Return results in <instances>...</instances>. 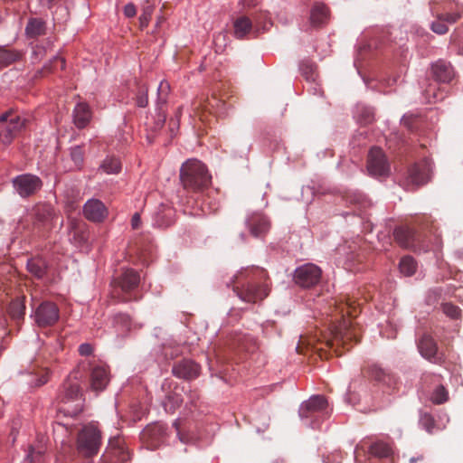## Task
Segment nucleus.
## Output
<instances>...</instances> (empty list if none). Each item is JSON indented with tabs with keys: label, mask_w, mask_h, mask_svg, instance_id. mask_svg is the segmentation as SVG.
<instances>
[{
	"label": "nucleus",
	"mask_w": 463,
	"mask_h": 463,
	"mask_svg": "<svg viewBox=\"0 0 463 463\" xmlns=\"http://www.w3.org/2000/svg\"><path fill=\"white\" fill-rule=\"evenodd\" d=\"M180 180L185 190L202 192L210 186L212 176L202 162L189 159L181 166Z\"/></svg>",
	"instance_id": "f257e3e1"
},
{
	"label": "nucleus",
	"mask_w": 463,
	"mask_h": 463,
	"mask_svg": "<svg viewBox=\"0 0 463 463\" xmlns=\"http://www.w3.org/2000/svg\"><path fill=\"white\" fill-rule=\"evenodd\" d=\"M29 123L26 118L10 109L0 115V144L9 146L15 137L24 130Z\"/></svg>",
	"instance_id": "f03ea898"
},
{
	"label": "nucleus",
	"mask_w": 463,
	"mask_h": 463,
	"mask_svg": "<svg viewBox=\"0 0 463 463\" xmlns=\"http://www.w3.org/2000/svg\"><path fill=\"white\" fill-rule=\"evenodd\" d=\"M101 445V431L94 425H85L78 434L77 449L86 458L98 454Z\"/></svg>",
	"instance_id": "7ed1b4c3"
},
{
	"label": "nucleus",
	"mask_w": 463,
	"mask_h": 463,
	"mask_svg": "<svg viewBox=\"0 0 463 463\" xmlns=\"http://www.w3.org/2000/svg\"><path fill=\"white\" fill-rule=\"evenodd\" d=\"M367 170L369 174L376 177L389 176L391 168L386 156L382 148L373 146L367 156Z\"/></svg>",
	"instance_id": "20e7f679"
},
{
	"label": "nucleus",
	"mask_w": 463,
	"mask_h": 463,
	"mask_svg": "<svg viewBox=\"0 0 463 463\" xmlns=\"http://www.w3.org/2000/svg\"><path fill=\"white\" fill-rule=\"evenodd\" d=\"M321 275L322 270L319 267L312 263H307L295 269L293 279L298 286L309 288L320 281Z\"/></svg>",
	"instance_id": "39448f33"
},
{
	"label": "nucleus",
	"mask_w": 463,
	"mask_h": 463,
	"mask_svg": "<svg viewBox=\"0 0 463 463\" xmlns=\"http://www.w3.org/2000/svg\"><path fill=\"white\" fill-rule=\"evenodd\" d=\"M60 318L58 306L51 301L41 303L34 311V321L39 327L54 326Z\"/></svg>",
	"instance_id": "423d86ee"
},
{
	"label": "nucleus",
	"mask_w": 463,
	"mask_h": 463,
	"mask_svg": "<svg viewBox=\"0 0 463 463\" xmlns=\"http://www.w3.org/2000/svg\"><path fill=\"white\" fill-rule=\"evenodd\" d=\"M13 184L18 194L24 198L35 194L43 187V181L37 175L24 174L13 180Z\"/></svg>",
	"instance_id": "0eeeda50"
},
{
	"label": "nucleus",
	"mask_w": 463,
	"mask_h": 463,
	"mask_svg": "<svg viewBox=\"0 0 463 463\" xmlns=\"http://www.w3.org/2000/svg\"><path fill=\"white\" fill-rule=\"evenodd\" d=\"M233 290L241 300L248 303L261 301L269 295V288L266 285L251 282L241 287L235 286Z\"/></svg>",
	"instance_id": "6e6552de"
},
{
	"label": "nucleus",
	"mask_w": 463,
	"mask_h": 463,
	"mask_svg": "<svg viewBox=\"0 0 463 463\" xmlns=\"http://www.w3.org/2000/svg\"><path fill=\"white\" fill-rule=\"evenodd\" d=\"M432 165L431 161L424 158L421 161L414 164L409 169L407 181L413 186L419 187L427 184L431 176Z\"/></svg>",
	"instance_id": "1a4fd4ad"
},
{
	"label": "nucleus",
	"mask_w": 463,
	"mask_h": 463,
	"mask_svg": "<svg viewBox=\"0 0 463 463\" xmlns=\"http://www.w3.org/2000/svg\"><path fill=\"white\" fill-rule=\"evenodd\" d=\"M33 224L37 228H50L57 213L50 203H37L33 209Z\"/></svg>",
	"instance_id": "9d476101"
},
{
	"label": "nucleus",
	"mask_w": 463,
	"mask_h": 463,
	"mask_svg": "<svg viewBox=\"0 0 463 463\" xmlns=\"http://www.w3.org/2000/svg\"><path fill=\"white\" fill-rule=\"evenodd\" d=\"M172 373L177 378L191 381L200 375L201 366L191 359H183L173 365Z\"/></svg>",
	"instance_id": "9b49d317"
},
{
	"label": "nucleus",
	"mask_w": 463,
	"mask_h": 463,
	"mask_svg": "<svg viewBox=\"0 0 463 463\" xmlns=\"http://www.w3.org/2000/svg\"><path fill=\"white\" fill-rule=\"evenodd\" d=\"M106 455L110 457L112 463H126L130 459L128 447L121 437H114L109 439Z\"/></svg>",
	"instance_id": "f8f14e48"
},
{
	"label": "nucleus",
	"mask_w": 463,
	"mask_h": 463,
	"mask_svg": "<svg viewBox=\"0 0 463 463\" xmlns=\"http://www.w3.org/2000/svg\"><path fill=\"white\" fill-rule=\"evenodd\" d=\"M84 217L93 222H102L108 217V209L99 199H90L83 206Z\"/></svg>",
	"instance_id": "ddd939ff"
},
{
	"label": "nucleus",
	"mask_w": 463,
	"mask_h": 463,
	"mask_svg": "<svg viewBox=\"0 0 463 463\" xmlns=\"http://www.w3.org/2000/svg\"><path fill=\"white\" fill-rule=\"evenodd\" d=\"M327 406L328 402L325 396L313 395L300 405L299 415L301 418H309L315 413L326 411Z\"/></svg>",
	"instance_id": "4468645a"
},
{
	"label": "nucleus",
	"mask_w": 463,
	"mask_h": 463,
	"mask_svg": "<svg viewBox=\"0 0 463 463\" xmlns=\"http://www.w3.org/2000/svg\"><path fill=\"white\" fill-rule=\"evenodd\" d=\"M246 222L250 234L256 238L264 236L270 228L269 219L260 213H251Z\"/></svg>",
	"instance_id": "2eb2a0df"
},
{
	"label": "nucleus",
	"mask_w": 463,
	"mask_h": 463,
	"mask_svg": "<svg viewBox=\"0 0 463 463\" xmlns=\"http://www.w3.org/2000/svg\"><path fill=\"white\" fill-rule=\"evenodd\" d=\"M431 77L438 82L449 83L455 77L451 64L444 60H439L430 66Z\"/></svg>",
	"instance_id": "dca6fc26"
},
{
	"label": "nucleus",
	"mask_w": 463,
	"mask_h": 463,
	"mask_svg": "<svg viewBox=\"0 0 463 463\" xmlns=\"http://www.w3.org/2000/svg\"><path fill=\"white\" fill-rule=\"evenodd\" d=\"M140 282L139 273L133 269H126L119 277L115 279V285L118 286L123 292H130L134 290Z\"/></svg>",
	"instance_id": "f3484780"
},
{
	"label": "nucleus",
	"mask_w": 463,
	"mask_h": 463,
	"mask_svg": "<svg viewBox=\"0 0 463 463\" xmlns=\"http://www.w3.org/2000/svg\"><path fill=\"white\" fill-rule=\"evenodd\" d=\"M109 383V372L105 366H95L90 373V389L96 392H102Z\"/></svg>",
	"instance_id": "a211bd4d"
},
{
	"label": "nucleus",
	"mask_w": 463,
	"mask_h": 463,
	"mask_svg": "<svg viewBox=\"0 0 463 463\" xmlns=\"http://www.w3.org/2000/svg\"><path fill=\"white\" fill-rule=\"evenodd\" d=\"M329 9L323 3H315L310 9L309 23L312 27L319 28L329 19Z\"/></svg>",
	"instance_id": "6ab92c4d"
},
{
	"label": "nucleus",
	"mask_w": 463,
	"mask_h": 463,
	"mask_svg": "<svg viewBox=\"0 0 463 463\" xmlns=\"http://www.w3.org/2000/svg\"><path fill=\"white\" fill-rule=\"evenodd\" d=\"M92 112L90 106L85 102L78 103L72 113L73 124L79 129L85 128L90 122Z\"/></svg>",
	"instance_id": "aec40b11"
},
{
	"label": "nucleus",
	"mask_w": 463,
	"mask_h": 463,
	"mask_svg": "<svg viewBox=\"0 0 463 463\" xmlns=\"http://www.w3.org/2000/svg\"><path fill=\"white\" fill-rule=\"evenodd\" d=\"M418 348L423 357L430 361L437 362L438 346L430 335L424 334L418 342Z\"/></svg>",
	"instance_id": "412c9836"
},
{
	"label": "nucleus",
	"mask_w": 463,
	"mask_h": 463,
	"mask_svg": "<svg viewBox=\"0 0 463 463\" xmlns=\"http://www.w3.org/2000/svg\"><path fill=\"white\" fill-rule=\"evenodd\" d=\"M393 237L402 248L410 249L413 246L415 232L409 227H398L393 232Z\"/></svg>",
	"instance_id": "4be33fe9"
},
{
	"label": "nucleus",
	"mask_w": 463,
	"mask_h": 463,
	"mask_svg": "<svg viewBox=\"0 0 463 463\" xmlns=\"http://www.w3.org/2000/svg\"><path fill=\"white\" fill-rule=\"evenodd\" d=\"M459 18L460 14L458 13L438 14L437 19L431 24V30L438 34H444L448 32L445 23L454 24Z\"/></svg>",
	"instance_id": "5701e85b"
},
{
	"label": "nucleus",
	"mask_w": 463,
	"mask_h": 463,
	"mask_svg": "<svg viewBox=\"0 0 463 463\" xmlns=\"http://www.w3.org/2000/svg\"><path fill=\"white\" fill-rule=\"evenodd\" d=\"M252 33V22L245 15L240 16L233 22V34L235 38L242 40L248 38Z\"/></svg>",
	"instance_id": "b1692460"
},
{
	"label": "nucleus",
	"mask_w": 463,
	"mask_h": 463,
	"mask_svg": "<svg viewBox=\"0 0 463 463\" xmlns=\"http://www.w3.org/2000/svg\"><path fill=\"white\" fill-rule=\"evenodd\" d=\"M47 261L42 257H33L27 261V270L36 279H43L47 273Z\"/></svg>",
	"instance_id": "393cba45"
},
{
	"label": "nucleus",
	"mask_w": 463,
	"mask_h": 463,
	"mask_svg": "<svg viewBox=\"0 0 463 463\" xmlns=\"http://www.w3.org/2000/svg\"><path fill=\"white\" fill-rule=\"evenodd\" d=\"M235 342L239 352L254 354L259 349L258 340L250 335H241Z\"/></svg>",
	"instance_id": "a878e982"
},
{
	"label": "nucleus",
	"mask_w": 463,
	"mask_h": 463,
	"mask_svg": "<svg viewBox=\"0 0 463 463\" xmlns=\"http://www.w3.org/2000/svg\"><path fill=\"white\" fill-rule=\"evenodd\" d=\"M45 31V22L41 18H30L25 27V34L28 38H36L43 35Z\"/></svg>",
	"instance_id": "bb28decb"
},
{
	"label": "nucleus",
	"mask_w": 463,
	"mask_h": 463,
	"mask_svg": "<svg viewBox=\"0 0 463 463\" xmlns=\"http://www.w3.org/2000/svg\"><path fill=\"white\" fill-rule=\"evenodd\" d=\"M351 326V321L343 318L334 332L335 340L345 345L346 341L351 340L354 336Z\"/></svg>",
	"instance_id": "cd10ccee"
},
{
	"label": "nucleus",
	"mask_w": 463,
	"mask_h": 463,
	"mask_svg": "<svg viewBox=\"0 0 463 463\" xmlns=\"http://www.w3.org/2000/svg\"><path fill=\"white\" fill-rule=\"evenodd\" d=\"M369 453L379 458H388L392 456L393 449L391 444L379 440L370 446Z\"/></svg>",
	"instance_id": "c85d7f7f"
},
{
	"label": "nucleus",
	"mask_w": 463,
	"mask_h": 463,
	"mask_svg": "<svg viewBox=\"0 0 463 463\" xmlns=\"http://www.w3.org/2000/svg\"><path fill=\"white\" fill-rule=\"evenodd\" d=\"M23 52L15 49H10L6 46H0V64L8 66L23 57Z\"/></svg>",
	"instance_id": "c756f323"
},
{
	"label": "nucleus",
	"mask_w": 463,
	"mask_h": 463,
	"mask_svg": "<svg viewBox=\"0 0 463 463\" xmlns=\"http://www.w3.org/2000/svg\"><path fill=\"white\" fill-rule=\"evenodd\" d=\"M70 157L73 164L71 170H81L84 165V145H79L70 147Z\"/></svg>",
	"instance_id": "7c9ffc66"
},
{
	"label": "nucleus",
	"mask_w": 463,
	"mask_h": 463,
	"mask_svg": "<svg viewBox=\"0 0 463 463\" xmlns=\"http://www.w3.org/2000/svg\"><path fill=\"white\" fill-rule=\"evenodd\" d=\"M8 313L12 319L23 320L25 315L24 297L14 299L9 305Z\"/></svg>",
	"instance_id": "2f4dec72"
},
{
	"label": "nucleus",
	"mask_w": 463,
	"mask_h": 463,
	"mask_svg": "<svg viewBox=\"0 0 463 463\" xmlns=\"http://www.w3.org/2000/svg\"><path fill=\"white\" fill-rule=\"evenodd\" d=\"M99 169L109 175L118 174L121 170V164L116 157H106L99 165Z\"/></svg>",
	"instance_id": "473e14b6"
},
{
	"label": "nucleus",
	"mask_w": 463,
	"mask_h": 463,
	"mask_svg": "<svg viewBox=\"0 0 463 463\" xmlns=\"http://www.w3.org/2000/svg\"><path fill=\"white\" fill-rule=\"evenodd\" d=\"M449 392L444 385H438L430 393V401L436 405H440L448 402Z\"/></svg>",
	"instance_id": "72a5a7b5"
},
{
	"label": "nucleus",
	"mask_w": 463,
	"mask_h": 463,
	"mask_svg": "<svg viewBox=\"0 0 463 463\" xmlns=\"http://www.w3.org/2000/svg\"><path fill=\"white\" fill-rule=\"evenodd\" d=\"M399 269L404 276H412L416 272L417 263L412 257L405 256L400 260Z\"/></svg>",
	"instance_id": "f704fd0d"
},
{
	"label": "nucleus",
	"mask_w": 463,
	"mask_h": 463,
	"mask_svg": "<svg viewBox=\"0 0 463 463\" xmlns=\"http://www.w3.org/2000/svg\"><path fill=\"white\" fill-rule=\"evenodd\" d=\"M64 399L67 402L76 400L81 397L80 386L77 383L66 381L63 384Z\"/></svg>",
	"instance_id": "c9c22d12"
},
{
	"label": "nucleus",
	"mask_w": 463,
	"mask_h": 463,
	"mask_svg": "<svg viewBox=\"0 0 463 463\" xmlns=\"http://www.w3.org/2000/svg\"><path fill=\"white\" fill-rule=\"evenodd\" d=\"M115 326L121 329L122 335H127L131 328V318L128 315L118 314L114 317Z\"/></svg>",
	"instance_id": "e433bc0d"
},
{
	"label": "nucleus",
	"mask_w": 463,
	"mask_h": 463,
	"mask_svg": "<svg viewBox=\"0 0 463 463\" xmlns=\"http://www.w3.org/2000/svg\"><path fill=\"white\" fill-rule=\"evenodd\" d=\"M442 312L451 319H458L461 316L460 308L452 303L441 304Z\"/></svg>",
	"instance_id": "4c0bfd02"
},
{
	"label": "nucleus",
	"mask_w": 463,
	"mask_h": 463,
	"mask_svg": "<svg viewBox=\"0 0 463 463\" xmlns=\"http://www.w3.org/2000/svg\"><path fill=\"white\" fill-rule=\"evenodd\" d=\"M166 119V114L162 110V108H158L156 118L153 123H147L149 128L153 131H157L163 128Z\"/></svg>",
	"instance_id": "58836bf2"
},
{
	"label": "nucleus",
	"mask_w": 463,
	"mask_h": 463,
	"mask_svg": "<svg viewBox=\"0 0 463 463\" xmlns=\"http://www.w3.org/2000/svg\"><path fill=\"white\" fill-rule=\"evenodd\" d=\"M420 423L429 433H431L436 426L433 416L427 412L420 415Z\"/></svg>",
	"instance_id": "ea45409f"
},
{
	"label": "nucleus",
	"mask_w": 463,
	"mask_h": 463,
	"mask_svg": "<svg viewBox=\"0 0 463 463\" xmlns=\"http://www.w3.org/2000/svg\"><path fill=\"white\" fill-rule=\"evenodd\" d=\"M147 87L140 88L136 97L137 106L139 108H146L148 104Z\"/></svg>",
	"instance_id": "a19ab883"
},
{
	"label": "nucleus",
	"mask_w": 463,
	"mask_h": 463,
	"mask_svg": "<svg viewBox=\"0 0 463 463\" xmlns=\"http://www.w3.org/2000/svg\"><path fill=\"white\" fill-rule=\"evenodd\" d=\"M368 373H369L370 377L377 382H383L385 380V377H386L385 372L382 368H380L376 365H373V366L369 367Z\"/></svg>",
	"instance_id": "79ce46f5"
},
{
	"label": "nucleus",
	"mask_w": 463,
	"mask_h": 463,
	"mask_svg": "<svg viewBox=\"0 0 463 463\" xmlns=\"http://www.w3.org/2000/svg\"><path fill=\"white\" fill-rule=\"evenodd\" d=\"M226 38H227V35L223 32L219 33L214 37L213 43L215 46L216 52H222L224 51V48L226 46Z\"/></svg>",
	"instance_id": "37998d69"
},
{
	"label": "nucleus",
	"mask_w": 463,
	"mask_h": 463,
	"mask_svg": "<svg viewBox=\"0 0 463 463\" xmlns=\"http://www.w3.org/2000/svg\"><path fill=\"white\" fill-rule=\"evenodd\" d=\"M181 115L182 108L180 107L176 109L175 113V118H172L169 121V128L172 135L175 134V130H177L179 128Z\"/></svg>",
	"instance_id": "c03bdc74"
},
{
	"label": "nucleus",
	"mask_w": 463,
	"mask_h": 463,
	"mask_svg": "<svg viewBox=\"0 0 463 463\" xmlns=\"http://www.w3.org/2000/svg\"><path fill=\"white\" fill-rule=\"evenodd\" d=\"M153 13V8L147 6L143 10V13L139 16V22L141 27H146L149 24Z\"/></svg>",
	"instance_id": "a18cd8bd"
},
{
	"label": "nucleus",
	"mask_w": 463,
	"mask_h": 463,
	"mask_svg": "<svg viewBox=\"0 0 463 463\" xmlns=\"http://www.w3.org/2000/svg\"><path fill=\"white\" fill-rule=\"evenodd\" d=\"M170 91V85L166 80H162L158 86L159 99L165 103Z\"/></svg>",
	"instance_id": "49530a36"
},
{
	"label": "nucleus",
	"mask_w": 463,
	"mask_h": 463,
	"mask_svg": "<svg viewBox=\"0 0 463 463\" xmlns=\"http://www.w3.org/2000/svg\"><path fill=\"white\" fill-rule=\"evenodd\" d=\"M302 75L306 77L307 80H314V65L308 63H302L300 66Z\"/></svg>",
	"instance_id": "de8ad7c7"
},
{
	"label": "nucleus",
	"mask_w": 463,
	"mask_h": 463,
	"mask_svg": "<svg viewBox=\"0 0 463 463\" xmlns=\"http://www.w3.org/2000/svg\"><path fill=\"white\" fill-rule=\"evenodd\" d=\"M93 353V346L89 343L81 344L79 346V354L81 356H90Z\"/></svg>",
	"instance_id": "09e8293b"
},
{
	"label": "nucleus",
	"mask_w": 463,
	"mask_h": 463,
	"mask_svg": "<svg viewBox=\"0 0 463 463\" xmlns=\"http://www.w3.org/2000/svg\"><path fill=\"white\" fill-rule=\"evenodd\" d=\"M162 432H163L162 426L155 424L153 426L146 427L144 430V435L152 437L153 435H156L157 433H162Z\"/></svg>",
	"instance_id": "8fccbe9b"
},
{
	"label": "nucleus",
	"mask_w": 463,
	"mask_h": 463,
	"mask_svg": "<svg viewBox=\"0 0 463 463\" xmlns=\"http://www.w3.org/2000/svg\"><path fill=\"white\" fill-rule=\"evenodd\" d=\"M49 373L45 372L39 378H37L35 382H31V383L35 387H40L45 384L49 381Z\"/></svg>",
	"instance_id": "3c124183"
},
{
	"label": "nucleus",
	"mask_w": 463,
	"mask_h": 463,
	"mask_svg": "<svg viewBox=\"0 0 463 463\" xmlns=\"http://www.w3.org/2000/svg\"><path fill=\"white\" fill-rule=\"evenodd\" d=\"M192 407H196L197 402L200 400V394L196 390H190L187 393Z\"/></svg>",
	"instance_id": "603ef678"
},
{
	"label": "nucleus",
	"mask_w": 463,
	"mask_h": 463,
	"mask_svg": "<svg viewBox=\"0 0 463 463\" xmlns=\"http://www.w3.org/2000/svg\"><path fill=\"white\" fill-rule=\"evenodd\" d=\"M137 14V9H136V6L135 5L133 4H128L125 5L124 7V14L130 18V17H134Z\"/></svg>",
	"instance_id": "864d4df0"
},
{
	"label": "nucleus",
	"mask_w": 463,
	"mask_h": 463,
	"mask_svg": "<svg viewBox=\"0 0 463 463\" xmlns=\"http://www.w3.org/2000/svg\"><path fill=\"white\" fill-rule=\"evenodd\" d=\"M341 312L346 314L350 317H355L356 316V307H354L352 304H345V307H342Z\"/></svg>",
	"instance_id": "5fc2aeb1"
},
{
	"label": "nucleus",
	"mask_w": 463,
	"mask_h": 463,
	"mask_svg": "<svg viewBox=\"0 0 463 463\" xmlns=\"http://www.w3.org/2000/svg\"><path fill=\"white\" fill-rule=\"evenodd\" d=\"M141 217L138 213H135L131 218V227L134 230L138 229L141 226Z\"/></svg>",
	"instance_id": "6e6d98bb"
},
{
	"label": "nucleus",
	"mask_w": 463,
	"mask_h": 463,
	"mask_svg": "<svg viewBox=\"0 0 463 463\" xmlns=\"http://www.w3.org/2000/svg\"><path fill=\"white\" fill-rule=\"evenodd\" d=\"M168 401L175 400V406L173 407V410H175L176 408L180 407L182 400L179 398V396H174V395H168L167 396Z\"/></svg>",
	"instance_id": "4d7b16f0"
},
{
	"label": "nucleus",
	"mask_w": 463,
	"mask_h": 463,
	"mask_svg": "<svg viewBox=\"0 0 463 463\" xmlns=\"http://www.w3.org/2000/svg\"><path fill=\"white\" fill-rule=\"evenodd\" d=\"M51 72V67L49 65H45L43 66V68L40 71H37V74L35 75V77H37L38 75H43V74H46V73H50Z\"/></svg>",
	"instance_id": "13d9d810"
},
{
	"label": "nucleus",
	"mask_w": 463,
	"mask_h": 463,
	"mask_svg": "<svg viewBox=\"0 0 463 463\" xmlns=\"http://www.w3.org/2000/svg\"><path fill=\"white\" fill-rule=\"evenodd\" d=\"M244 5L250 7L256 5L258 0H242Z\"/></svg>",
	"instance_id": "bf43d9fd"
},
{
	"label": "nucleus",
	"mask_w": 463,
	"mask_h": 463,
	"mask_svg": "<svg viewBox=\"0 0 463 463\" xmlns=\"http://www.w3.org/2000/svg\"><path fill=\"white\" fill-rule=\"evenodd\" d=\"M53 61H61V70H64V68H65V59L64 58L55 56L53 58Z\"/></svg>",
	"instance_id": "052dcab7"
},
{
	"label": "nucleus",
	"mask_w": 463,
	"mask_h": 463,
	"mask_svg": "<svg viewBox=\"0 0 463 463\" xmlns=\"http://www.w3.org/2000/svg\"><path fill=\"white\" fill-rule=\"evenodd\" d=\"M421 460H423V456H422V455H420V456H418V457H412V458H411L409 461H410V463H416V462H418V461H421Z\"/></svg>",
	"instance_id": "680f3d73"
},
{
	"label": "nucleus",
	"mask_w": 463,
	"mask_h": 463,
	"mask_svg": "<svg viewBox=\"0 0 463 463\" xmlns=\"http://www.w3.org/2000/svg\"><path fill=\"white\" fill-rule=\"evenodd\" d=\"M434 375L431 374V373H427V374H424L422 378H425V379H428V378H433Z\"/></svg>",
	"instance_id": "e2e57ef3"
}]
</instances>
